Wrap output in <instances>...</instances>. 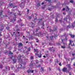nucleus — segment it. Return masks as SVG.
Returning a JSON list of instances; mask_svg holds the SVG:
<instances>
[{"mask_svg":"<svg viewBox=\"0 0 75 75\" xmlns=\"http://www.w3.org/2000/svg\"><path fill=\"white\" fill-rule=\"evenodd\" d=\"M21 57H22V56L20 55L19 57H18V62L19 64H20L21 66V68L22 69H25V67H22L23 65H22V64H23V65H25V64L26 63L23 62V60L21 59Z\"/></svg>","mask_w":75,"mask_h":75,"instance_id":"f257e3e1","label":"nucleus"},{"mask_svg":"<svg viewBox=\"0 0 75 75\" xmlns=\"http://www.w3.org/2000/svg\"><path fill=\"white\" fill-rule=\"evenodd\" d=\"M35 32H33V34L35 36H38V37H43V35L41 33V32H39L38 33L34 34Z\"/></svg>","mask_w":75,"mask_h":75,"instance_id":"f03ea898","label":"nucleus"},{"mask_svg":"<svg viewBox=\"0 0 75 75\" xmlns=\"http://www.w3.org/2000/svg\"><path fill=\"white\" fill-rule=\"evenodd\" d=\"M34 50H35V52H36V53L35 54V55L36 56L37 55H38V58H41V56H42V54H41L40 53V54H38V51H37V49H34Z\"/></svg>","mask_w":75,"mask_h":75,"instance_id":"7ed1b4c3","label":"nucleus"},{"mask_svg":"<svg viewBox=\"0 0 75 75\" xmlns=\"http://www.w3.org/2000/svg\"><path fill=\"white\" fill-rule=\"evenodd\" d=\"M62 43H63V44H64V46H62V48H65V46H67V43H65L64 42V41H65V40L64 39H62Z\"/></svg>","mask_w":75,"mask_h":75,"instance_id":"20e7f679","label":"nucleus"},{"mask_svg":"<svg viewBox=\"0 0 75 75\" xmlns=\"http://www.w3.org/2000/svg\"><path fill=\"white\" fill-rule=\"evenodd\" d=\"M19 6H20L22 8H24V6H25V4L24 3L22 2L19 5Z\"/></svg>","mask_w":75,"mask_h":75,"instance_id":"39448f33","label":"nucleus"},{"mask_svg":"<svg viewBox=\"0 0 75 75\" xmlns=\"http://www.w3.org/2000/svg\"><path fill=\"white\" fill-rule=\"evenodd\" d=\"M3 11L2 10H1L0 12V16L1 18H3L4 17V15H3Z\"/></svg>","mask_w":75,"mask_h":75,"instance_id":"423d86ee","label":"nucleus"},{"mask_svg":"<svg viewBox=\"0 0 75 75\" xmlns=\"http://www.w3.org/2000/svg\"><path fill=\"white\" fill-rule=\"evenodd\" d=\"M16 18H17V17L16 16H15V17H14L13 18L14 20H13V19H11V22H12L13 23H14L15 21L16 20Z\"/></svg>","mask_w":75,"mask_h":75,"instance_id":"0eeeda50","label":"nucleus"},{"mask_svg":"<svg viewBox=\"0 0 75 75\" xmlns=\"http://www.w3.org/2000/svg\"><path fill=\"white\" fill-rule=\"evenodd\" d=\"M13 4H9V6L10 7H11V6H13V8H14L15 7H17V5H14L13 6Z\"/></svg>","mask_w":75,"mask_h":75,"instance_id":"6e6552de","label":"nucleus"},{"mask_svg":"<svg viewBox=\"0 0 75 75\" xmlns=\"http://www.w3.org/2000/svg\"><path fill=\"white\" fill-rule=\"evenodd\" d=\"M67 68L66 67H64L63 68V69H62V71L63 72H67ZM68 72H69V71H68Z\"/></svg>","mask_w":75,"mask_h":75,"instance_id":"1a4fd4ad","label":"nucleus"},{"mask_svg":"<svg viewBox=\"0 0 75 75\" xmlns=\"http://www.w3.org/2000/svg\"><path fill=\"white\" fill-rule=\"evenodd\" d=\"M23 45V43H20L18 45V47H22Z\"/></svg>","mask_w":75,"mask_h":75,"instance_id":"9d476101","label":"nucleus"},{"mask_svg":"<svg viewBox=\"0 0 75 75\" xmlns=\"http://www.w3.org/2000/svg\"><path fill=\"white\" fill-rule=\"evenodd\" d=\"M4 44L5 45H6V47H7V46L9 44H10V42H6V43H4Z\"/></svg>","mask_w":75,"mask_h":75,"instance_id":"9b49d317","label":"nucleus"},{"mask_svg":"<svg viewBox=\"0 0 75 75\" xmlns=\"http://www.w3.org/2000/svg\"><path fill=\"white\" fill-rule=\"evenodd\" d=\"M69 10V8H68V6H66V11H68Z\"/></svg>","mask_w":75,"mask_h":75,"instance_id":"f8f14e48","label":"nucleus"},{"mask_svg":"<svg viewBox=\"0 0 75 75\" xmlns=\"http://www.w3.org/2000/svg\"><path fill=\"white\" fill-rule=\"evenodd\" d=\"M47 1L48 2V4H50L49 6L51 5V0H47Z\"/></svg>","mask_w":75,"mask_h":75,"instance_id":"ddd939ff","label":"nucleus"},{"mask_svg":"<svg viewBox=\"0 0 75 75\" xmlns=\"http://www.w3.org/2000/svg\"><path fill=\"white\" fill-rule=\"evenodd\" d=\"M13 63H16V61H17V59H13Z\"/></svg>","mask_w":75,"mask_h":75,"instance_id":"4468645a","label":"nucleus"},{"mask_svg":"<svg viewBox=\"0 0 75 75\" xmlns=\"http://www.w3.org/2000/svg\"><path fill=\"white\" fill-rule=\"evenodd\" d=\"M37 7H40V3H37Z\"/></svg>","mask_w":75,"mask_h":75,"instance_id":"2eb2a0df","label":"nucleus"},{"mask_svg":"<svg viewBox=\"0 0 75 75\" xmlns=\"http://www.w3.org/2000/svg\"><path fill=\"white\" fill-rule=\"evenodd\" d=\"M75 21L72 24V26L73 27H75Z\"/></svg>","mask_w":75,"mask_h":75,"instance_id":"dca6fc26","label":"nucleus"},{"mask_svg":"<svg viewBox=\"0 0 75 75\" xmlns=\"http://www.w3.org/2000/svg\"><path fill=\"white\" fill-rule=\"evenodd\" d=\"M68 68H69V70L72 69V68H71V65L70 64L68 65Z\"/></svg>","mask_w":75,"mask_h":75,"instance_id":"f3484780","label":"nucleus"},{"mask_svg":"<svg viewBox=\"0 0 75 75\" xmlns=\"http://www.w3.org/2000/svg\"><path fill=\"white\" fill-rule=\"evenodd\" d=\"M27 72H28V74H29V73H30V72H31V70L29 69L27 71Z\"/></svg>","mask_w":75,"mask_h":75,"instance_id":"a211bd4d","label":"nucleus"},{"mask_svg":"<svg viewBox=\"0 0 75 75\" xmlns=\"http://www.w3.org/2000/svg\"><path fill=\"white\" fill-rule=\"evenodd\" d=\"M40 28L38 27L36 29V32H37L38 31V30H40Z\"/></svg>","mask_w":75,"mask_h":75,"instance_id":"6ab92c4d","label":"nucleus"},{"mask_svg":"<svg viewBox=\"0 0 75 75\" xmlns=\"http://www.w3.org/2000/svg\"><path fill=\"white\" fill-rule=\"evenodd\" d=\"M13 13V12H8V15H12L13 14H12V13Z\"/></svg>","mask_w":75,"mask_h":75,"instance_id":"aec40b11","label":"nucleus"},{"mask_svg":"<svg viewBox=\"0 0 75 75\" xmlns=\"http://www.w3.org/2000/svg\"><path fill=\"white\" fill-rule=\"evenodd\" d=\"M45 7H46V5H44V7L42 6V8L43 9H44V8H45Z\"/></svg>","mask_w":75,"mask_h":75,"instance_id":"412c9836","label":"nucleus"},{"mask_svg":"<svg viewBox=\"0 0 75 75\" xmlns=\"http://www.w3.org/2000/svg\"><path fill=\"white\" fill-rule=\"evenodd\" d=\"M22 38L23 39H24L25 40H26V38H25V36H23Z\"/></svg>","mask_w":75,"mask_h":75,"instance_id":"4be33fe9","label":"nucleus"},{"mask_svg":"<svg viewBox=\"0 0 75 75\" xmlns=\"http://www.w3.org/2000/svg\"><path fill=\"white\" fill-rule=\"evenodd\" d=\"M9 54H10L11 55V54H13V53L11 52V51H9Z\"/></svg>","mask_w":75,"mask_h":75,"instance_id":"5701e85b","label":"nucleus"},{"mask_svg":"<svg viewBox=\"0 0 75 75\" xmlns=\"http://www.w3.org/2000/svg\"><path fill=\"white\" fill-rule=\"evenodd\" d=\"M71 38H74V37H75V35H71Z\"/></svg>","mask_w":75,"mask_h":75,"instance_id":"b1692460","label":"nucleus"},{"mask_svg":"<svg viewBox=\"0 0 75 75\" xmlns=\"http://www.w3.org/2000/svg\"><path fill=\"white\" fill-rule=\"evenodd\" d=\"M30 50H31L30 47H29L28 48V51H30Z\"/></svg>","mask_w":75,"mask_h":75,"instance_id":"393cba45","label":"nucleus"},{"mask_svg":"<svg viewBox=\"0 0 75 75\" xmlns=\"http://www.w3.org/2000/svg\"><path fill=\"white\" fill-rule=\"evenodd\" d=\"M44 68L43 67H41V69H42V71H44Z\"/></svg>","mask_w":75,"mask_h":75,"instance_id":"a878e982","label":"nucleus"},{"mask_svg":"<svg viewBox=\"0 0 75 75\" xmlns=\"http://www.w3.org/2000/svg\"><path fill=\"white\" fill-rule=\"evenodd\" d=\"M69 41H70V43L69 44V45H71V40H70Z\"/></svg>","mask_w":75,"mask_h":75,"instance_id":"bb28decb","label":"nucleus"},{"mask_svg":"<svg viewBox=\"0 0 75 75\" xmlns=\"http://www.w3.org/2000/svg\"><path fill=\"white\" fill-rule=\"evenodd\" d=\"M33 64L32 63V64H30V67H33Z\"/></svg>","mask_w":75,"mask_h":75,"instance_id":"cd10ccee","label":"nucleus"},{"mask_svg":"<svg viewBox=\"0 0 75 75\" xmlns=\"http://www.w3.org/2000/svg\"><path fill=\"white\" fill-rule=\"evenodd\" d=\"M71 28V25H69V26H67V28Z\"/></svg>","mask_w":75,"mask_h":75,"instance_id":"c85d7f7f","label":"nucleus"},{"mask_svg":"<svg viewBox=\"0 0 75 75\" xmlns=\"http://www.w3.org/2000/svg\"><path fill=\"white\" fill-rule=\"evenodd\" d=\"M36 64H38V63H39V61H38V60H36Z\"/></svg>","mask_w":75,"mask_h":75,"instance_id":"c756f323","label":"nucleus"},{"mask_svg":"<svg viewBox=\"0 0 75 75\" xmlns=\"http://www.w3.org/2000/svg\"><path fill=\"white\" fill-rule=\"evenodd\" d=\"M30 58L31 59H34V57L33 56H31Z\"/></svg>","mask_w":75,"mask_h":75,"instance_id":"7c9ffc66","label":"nucleus"},{"mask_svg":"<svg viewBox=\"0 0 75 75\" xmlns=\"http://www.w3.org/2000/svg\"><path fill=\"white\" fill-rule=\"evenodd\" d=\"M6 28L7 29V30H9L10 28L8 27H6Z\"/></svg>","mask_w":75,"mask_h":75,"instance_id":"2f4dec72","label":"nucleus"},{"mask_svg":"<svg viewBox=\"0 0 75 75\" xmlns=\"http://www.w3.org/2000/svg\"><path fill=\"white\" fill-rule=\"evenodd\" d=\"M1 41H2V38H0V44H1Z\"/></svg>","mask_w":75,"mask_h":75,"instance_id":"473e14b6","label":"nucleus"},{"mask_svg":"<svg viewBox=\"0 0 75 75\" xmlns=\"http://www.w3.org/2000/svg\"><path fill=\"white\" fill-rule=\"evenodd\" d=\"M53 37H54V36H51L50 37V40H52Z\"/></svg>","mask_w":75,"mask_h":75,"instance_id":"72a5a7b5","label":"nucleus"},{"mask_svg":"<svg viewBox=\"0 0 75 75\" xmlns=\"http://www.w3.org/2000/svg\"><path fill=\"white\" fill-rule=\"evenodd\" d=\"M0 68H1V69H2V68H3V66L2 65L0 66Z\"/></svg>","mask_w":75,"mask_h":75,"instance_id":"f704fd0d","label":"nucleus"},{"mask_svg":"<svg viewBox=\"0 0 75 75\" xmlns=\"http://www.w3.org/2000/svg\"><path fill=\"white\" fill-rule=\"evenodd\" d=\"M70 3H73V2H74V1H73L72 0H71L70 1Z\"/></svg>","mask_w":75,"mask_h":75,"instance_id":"c9c22d12","label":"nucleus"},{"mask_svg":"<svg viewBox=\"0 0 75 75\" xmlns=\"http://www.w3.org/2000/svg\"><path fill=\"white\" fill-rule=\"evenodd\" d=\"M64 21H67V18H64Z\"/></svg>","mask_w":75,"mask_h":75,"instance_id":"e433bc0d","label":"nucleus"},{"mask_svg":"<svg viewBox=\"0 0 75 75\" xmlns=\"http://www.w3.org/2000/svg\"><path fill=\"white\" fill-rule=\"evenodd\" d=\"M31 16H28V18H29V19H31Z\"/></svg>","mask_w":75,"mask_h":75,"instance_id":"4c0bfd02","label":"nucleus"},{"mask_svg":"<svg viewBox=\"0 0 75 75\" xmlns=\"http://www.w3.org/2000/svg\"><path fill=\"white\" fill-rule=\"evenodd\" d=\"M17 33L18 34H19V35H18V36L19 37H20V34H20V32H18Z\"/></svg>","mask_w":75,"mask_h":75,"instance_id":"58836bf2","label":"nucleus"},{"mask_svg":"<svg viewBox=\"0 0 75 75\" xmlns=\"http://www.w3.org/2000/svg\"><path fill=\"white\" fill-rule=\"evenodd\" d=\"M36 40L37 41H36L37 42H39V40L38 39H36Z\"/></svg>","mask_w":75,"mask_h":75,"instance_id":"ea45409f","label":"nucleus"},{"mask_svg":"<svg viewBox=\"0 0 75 75\" xmlns=\"http://www.w3.org/2000/svg\"><path fill=\"white\" fill-rule=\"evenodd\" d=\"M14 16L15 17L17 15L16 14V13H15L13 14Z\"/></svg>","mask_w":75,"mask_h":75,"instance_id":"a19ab883","label":"nucleus"},{"mask_svg":"<svg viewBox=\"0 0 75 75\" xmlns=\"http://www.w3.org/2000/svg\"><path fill=\"white\" fill-rule=\"evenodd\" d=\"M59 65L61 66H62V65L61 64V62H60L59 64Z\"/></svg>","mask_w":75,"mask_h":75,"instance_id":"79ce46f5","label":"nucleus"},{"mask_svg":"<svg viewBox=\"0 0 75 75\" xmlns=\"http://www.w3.org/2000/svg\"><path fill=\"white\" fill-rule=\"evenodd\" d=\"M29 11H30V10L29 9H27V13H29Z\"/></svg>","mask_w":75,"mask_h":75,"instance_id":"37998d69","label":"nucleus"},{"mask_svg":"<svg viewBox=\"0 0 75 75\" xmlns=\"http://www.w3.org/2000/svg\"><path fill=\"white\" fill-rule=\"evenodd\" d=\"M41 66V65H38L37 67H38V68H40Z\"/></svg>","mask_w":75,"mask_h":75,"instance_id":"c03bdc74","label":"nucleus"},{"mask_svg":"<svg viewBox=\"0 0 75 75\" xmlns=\"http://www.w3.org/2000/svg\"><path fill=\"white\" fill-rule=\"evenodd\" d=\"M56 22H58V19H56V20H55Z\"/></svg>","mask_w":75,"mask_h":75,"instance_id":"a18cd8bd","label":"nucleus"},{"mask_svg":"<svg viewBox=\"0 0 75 75\" xmlns=\"http://www.w3.org/2000/svg\"><path fill=\"white\" fill-rule=\"evenodd\" d=\"M31 73H34V70H31Z\"/></svg>","mask_w":75,"mask_h":75,"instance_id":"49530a36","label":"nucleus"},{"mask_svg":"<svg viewBox=\"0 0 75 75\" xmlns=\"http://www.w3.org/2000/svg\"><path fill=\"white\" fill-rule=\"evenodd\" d=\"M45 4V3H44V2H42V5H43V4Z\"/></svg>","mask_w":75,"mask_h":75,"instance_id":"de8ad7c7","label":"nucleus"},{"mask_svg":"<svg viewBox=\"0 0 75 75\" xmlns=\"http://www.w3.org/2000/svg\"><path fill=\"white\" fill-rule=\"evenodd\" d=\"M13 57V56H12L11 57H10V59H12Z\"/></svg>","mask_w":75,"mask_h":75,"instance_id":"09e8293b","label":"nucleus"},{"mask_svg":"<svg viewBox=\"0 0 75 75\" xmlns=\"http://www.w3.org/2000/svg\"><path fill=\"white\" fill-rule=\"evenodd\" d=\"M2 30H3V28H0V31H2Z\"/></svg>","mask_w":75,"mask_h":75,"instance_id":"8fccbe9b","label":"nucleus"},{"mask_svg":"<svg viewBox=\"0 0 75 75\" xmlns=\"http://www.w3.org/2000/svg\"><path fill=\"white\" fill-rule=\"evenodd\" d=\"M12 69H14V67H11Z\"/></svg>","mask_w":75,"mask_h":75,"instance_id":"3c124183","label":"nucleus"},{"mask_svg":"<svg viewBox=\"0 0 75 75\" xmlns=\"http://www.w3.org/2000/svg\"><path fill=\"white\" fill-rule=\"evenodd\" d=\"M50 32H52V31H53V30H52L51 29H50Z\"/></svg>","mask_w":75,"mask_h":75,"instance_id":"603ef678","label":"nucleus"},{"mask_svg":"<svg viewBox=\"0 0 75 75\" xmlns=\"http://www.w3.org/2000/svg\"><path fill=\"white\" fill-rule=\"evenodd\" d=\"M49 71H51V68H50V67L49 68Z\"/></svg>","mask_w":75,"mask_h":75,"instance_id":"864d4df0","label":"nucleus"},{"mask_svg":"<svg viewBox=\"0 0 75 75\" xmlns=\"http://www.w3.org/2000/svg\"><path fill=\"white\" fill-rule=\"evenodd\" d=\"M42 25L43 26H44V25H45L44 23H42Z\"/></svg>","mask_w":75,"mask_h":75,"instance_id":"5fc2aeb1","label":"nucleus"},{"mask_svg":"<svg viewBox=\"0 0 75 75\" xmlns=\"http://www.w3.org/2000/svg\"><path fill=\"white\" fill-rule=\"evenodd\" d=\"M67 40H68V39L67 38V37L66 36V39H65L66 41H67Z\"/></svg>","mask_w":75,"mask_h":75,"instance_id":"6e6d98bb","label":"nucleus"},{"mask_svg":"<svg viewBox=\"0 0 75 75\" xmlns=\"http://www.w3.org/2000/svg\"><path fill=\"white\" fill-rule=\"evenodd\" d=\"M65 59L66 60H68V61H69V59H68V58H65Z\"/></svg>","mask_w":75,"mask_h":75,"instance_id":"4d7b16f0","label":"nucleus"},{"mask_svg":"<svg viewBox=\"0 0 75 75\" xmlns=\"http://www.w3.org/2000/svg\"><path fill=\"white\" fill-rule=\"evenodd\" d=\"M59 21L60 22V23H61L62 22V20L61 19Z\"/></svg>","mask_w":75,"mask_h":75,"instance_id":"13d9d810","label":"nucleus"},{"mask_svg":"<svg viewBox=\"0 0 75 75\" xmlns=\"http://www.w3.org/2000/svg\"><path fill=\"white\" fill-rule=\"evenodd\" d=\"M16 31H20V29H17L16 30Z\"/></svg>","mask_w":75,"mask_h":75,"instance_id":"bf43d9fd","label":"nucleus"},{"mask_svg":"<svg viewBox=\"0 0 75 75\" xmlns=\"http://www.w3.org/2000/svg\"><path fill=\"white\" fill-rule=\"evenodd\" d=\"M11 75H15V74L14 73H13L12 74H11Z\"/></svg>","mask_w":75,"mask_h":75,"instance_id":"052dcab7","label":"nucleus"},{"mask_svg":"<svg viewBox=\"0 0 75 75\" xmlns=\"http://www.w3.org/2000/svg\"><path fill=\"white\" fill-rule=\"evenodd\" d=\"M18 25H16V28H18Z\"/></svg>","mask_w":75,"mask_h":75,"instance_id":"680f3d73","label":"nucleus"},{"mask_svg":"<svg viewBox=\"0 0 75 75\" xmlns=\"http://www.w3.org/2000/svg\"><path fill=\"white\" fill-rule=\"evenodd\" d=\"M52 50V48H50L49 49V50Z\"/></svg>","mask_w":75,"mask_h":75,"instance_id":"e2e57ef3","label":"nucleus"},{"mask_svg":"<svg viewBox=\"0 0 75 75\" xmlns=\"http://www.w3.org/2000/svg\"><path fill=\"white\" fill-rule=\"evenodd\" d=\"M65 8H63L62 10H63V11H65Z\"/></svg>","mask_w":75,"mask_h":75,"instance_id":"0e129e2a","label":"nucleus"},{"mask_svg":"<svg viewBox=\"0 0 75 75\" xmlns=\"http://www.w3.org/2000/svg\"><path fill=\"white\" fill-rule=\"evenodd\" d=\"M43 57H44V58H46V57L45 56V55L43 56Z\"/></svg>","mask_w":75,"mask_h":75,"instance_id":"69168bd1","label":"nucleus"},{"mask_svg":"<svg viewBox=\"0 0 75 75\" xmlns=\"http://www.w3.org/2000/svg\"><path fill=\"white\" fill-rule=\"evenodd\" d=\"M54 30V31H56V30H57V28H55Z\"/></svg>","mask_w":75,"mask_h":75,"instance_id":"338daca9","label":"nucleus"},{"mask_svg":"<svg viewBox=\"0 0 75 75\" xmlns=\"http://www.w3.org/2000/svg\"><path fill=\"white\" fill-rule=\"evenodd\" d=\"M74 18H75V13H74Z\"/></svg>","mask_w":75,"mask_h":75,"instance_id":"774afa93","label":"nucleus"}]
</instances>
